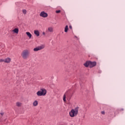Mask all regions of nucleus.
Here are the masks:
<instances>
[{
	"label": "nucleus",
	"instance_id": "1",
	"mask_svg": "<svg viewBox=\"0 0 125 125\" xmlns=\"http://www.w3.org/2000/svg\"><path fill=\"white\" fill-rule=\"evenodd\" d=\"M79 106H77L74 109H72L70 112H69V116L71 117V118H74L75 116L78 115V113H79Z\"/></svg>",
	"mask_w": 125,
	"mask_h": 125
},
{
	"label": "nucleus",
	"instance_id": "2",
	"mask_svg": "<svg viewBox=\"0 0 125 125\" xmlns=\"http://www.w3.org/2000/svg\"><path fill=\"white\" fill-rule=\"evenodd\" d=\"M46 94V90L45 89H41L40 91H38L37 92V95L38 96H44Z\"/></svg>",
	"mask_w": 125,
	"mask_h": 125
},
{
	"label": "nucleus",
	"instance_id": "3",
	"mask_svg": "<svg viewBox=\"0 0 125 125\" xmlns=\"http://www.w3.org/2000/svg\"><path fill=\"white\" fill-rule=\"evenodd\" d=\"M22 58L23 59H27L28 56H29V50H25L22 52L21 54Z\"/></svg>",
	"mask_w": 125,
	"mask_h": 125
},
{
	"label": "nucleus",
	"instance_id": "4",
	"mask_svg": "<svg viewBox=\"0 0 125 125\" xmlns=\"http://www.w3.org/2000/svg\"><path fill=\"white\" fill-rule=\"evenodd\" d=\"M45 46L43 44L38 46L36 47V48H34L33 50L34 51H39L40 50H42V49H43Z\"/></svg>",
	"mask_w": 125,
	"mask_h": 125
},
{
	"label": "nucleus",
	"instance_id": "5",
	"mask_svg": "<svg viewBox=\"0 0 125 125\" xmlns=\"http://www.w3.org/2000/svg\"><path fill=\"white\" fill-rule=\"evenodd\" d=\"M40 15L41 17H43V18H46L48 16L47 13H45L44 11L41 12Z\"/></svg>",
	"mask_w": 125,
	"mask_h": 125
},
{
	"label": "nucleus",
	"instance_id": "6",
	"mask_svg": "<svg viewBox=\"0 0 125 125\" xmlns=\"http://www.w3.org/2000/svg\"><path fill=\"white\" fill-rule=\"evenodd\" d=\"M96 66V62H91L90 61L89 67L92 68Z\"/></svg>",
	"mask_w": 125,
	"mask_h": 125
},
{
	"label": "nucleus",
	"instance_id": "7",
	"mask_svg": "<svg viewBox=\"0 0 125 125\" xmlns=\"http://www.w3.org/2000/svg\"><path fill=\"white\" fill-rule=\"evenodd\" d=\"M11 61V59L10 58H7L4 59V63H10V62Z\"/></svg>",
	"mask_w": 125,
	"mask_h": 125
},
{
	"label": "nucleus",
	"instance_id": "8",
	"mask_svg": "<svg viewBox=\"0 0 125 125\" xmlns=\"http://www.w3.org/2000/svg\"><path fill=\"white\" fill-rule=\"evenodd\" d=\"M89 64H90V61H87L85 63H83V65L85 67H88L89 66Z\"/></svg>",
	"mask_w": 125,
	"mask_h": 125
},
{
	"label": "nucleus",
	"instance_id": "9",
	"mask_svg": "<svg viewBox=\"0 0 125 125\" xmlns=\"http://www.w3.org/2000/svg\"><path fill=\"white\" fill-rule=\"evenodd\" d=\"M34 34L37 36V37H39L40 36V32L38 30H35Z\"/></svg>",
	"mask_w": 125,
	"mask_h": 125
},
{
	"label": "nucleus",
	"instance_id": "10",
	"mask_svg": "<svg viewBox=\"0 0 125 125\" xmlns=\"http://www.w3.org/2000/svg\"><path fill=\"white\" fill-rule=\"evenodd\" d=\"M38 104H39V102H38V101H35L33 103V106H34V107L38 106Z\"/></svg>",
	"mask_w": 125,
	"mask_h": 125
},
{
	"label": "nucleus",
	"instance_id": "11",
	"mask_svg": "<svg viewBox=\"0 0 125 125\" xmlns=\"http://www.w3.org/2000/svg\"><path fill=\"white\" fill-rule=\"evenodd\" d=\"M48 32H50V33H52L53 32V28H52V27H48Z\"/></svg>",
	"mask_w": 125,
	"mask_h": 125
},
{
	"label": "nucleus",
	"instance_id": "12",
	"mask_svg": "<svg viewBox=\"0 0 125 125\" xmlns=\"http://www.w3.org/2000/svg\"><path fill=\"white\" fill-rule=\"evenodd\" d=\"M13 32H14V33H15L16 34H18V33L19 32V29L18 28H15L13 30Z\"/></svg>",
	"mask_w": 125,
	"mask_h": 125
},
{
	"label": "nucleus",
	"instance_id": "13",
	"mask_svg": "<svg viewBox=\"0 0 125 125\" xmlns=\"http://www.w3.org/2000/svg\"><path fill=\"white\" fill-rule=\"evenodd\" d=\"M26 34L29 39H31L32 38V34H31L30 32H27L26 33Z\"/></svg>",
	"mask_w": 125,
	"mask_h": 125
},
{
	"label": "nucleus",
	"instance_id": "14",
	"mask_svg": "<svg viewBox=\"0 0 125 125\" xmlns=\"http://www.w3.org/2000/svg\"><path fill=\"white\" fill-rule=\"evenodd\" d=\"M68 30H69V28L68 27V25H66L65 28H64L65 33H67V32H68Z\"/></svg>",
	"mask_w": 125,
	"mask_h": 125
},
{
	"label": "nucleus",
	"instance_id": "15",
	"mask_svg": "<svg viewBox=\"0 0 125 125\" xmlns=\"http://www.w3.org/2000/svg\"><path fill=\"white\" fill-rule=\"evenodd\" d=\"M63 100L64 102H66V94H65L63 95Z\"/></svg>",
	"mask_w": 125,
	"mask_h": 125
},
{
	"label": "nucleus",
	"instance_id": "16",
	"mask_svg": "<svg viewBox=\"0 0 125 125\" xmlns=\"http://www.w3.org/2000/svg\"><path fill=\"white\" fill-rule=\"evenodd\" d=\"M17 106H18V107H20V106H21V103L18 102L16 104Z\"/></svg>",
	"mask_w": 125,
	"mask_h": 125
},
{
	"label": "nucleus",
	"instance_id": "17",
	"mask_svg": "<svg viewBox=\"0 0 125 125\" xmlns=\"http://www.w3.org/2000/svg\"><path fill=\"white\" fill-rule=\"evenodd\" d=\"M22 13H23L24 15H25V14H26V13H27V11H26V10H25V9L22 10Z\"/></svg>",
	"mask_w": 125,
	"mask_h": 125
},
{
	"label": "nucleus",
	"instance_id": "18",
	"mask_svg": "<svg viewBox=\"0 0 125 125\" xmlns=\"http://www.w3.org/2000/svg\"><path fill=\"white\" fill-rule=\"evenodd\" d=\"M56 13H60V12H61V10H57L56 11Z\"/></svg>",
	"mask_w": 125,
	"mask_h": 125
},
{
	"label": "nucleus",
	"instance_id": "19",
	"mask_svg": "<svg viewBox=\"0 0 125 125\" xmlns=\"http://www.w3.org/2000/svg\"><path fill=\"white\" fill-rule=\"evenodd\" d=\"M0 62H4V60H3V59H0Z\"/></svg>",
	"mask_w": 125,
	"mask_h": 125
},
{
	"label": "nucleus",
	"instance_id": "20",
	"mask_svg": "<svg viewBox=\"0 0 125 125\" xmlns=\"http://www.w3.org/2000/svg\"><path fill=\"white\" fill-rule=\"evenodd\" d=\"M102 114L103 115H104L105 114V112L104 111H102Z\"/></svg>",
	"mask_w": 125,
	"mask_h": 125
},
{
	"label": "nucleus",
	"instance_id": "21",
	"mask_svg": "<svg viewBox=\"0 0 125 125\" xmlns=\"http://www.w3.org/2000/svg\"><path fill=\"white\" fill-rule=\"evenodd\" d=\"M0 115H1V116L3 115V112H1Z\"/></svg>",
	"mask_w": 125,
	"mask_h": 125
},
{
	"label": "nucleus",
	"instance_id": "22",
	"mask_svg": "<svg viewBox=\"0 0 125 125\" xmlns=\"http://www.w3.org/2000/svg\"><path fill=\"white\" fill-rule=\"evenodd\" d=\"M69 28H70V29H72V26H69Z\"/></svg>",
	"mask_w": 125,
	"mask_h": 125
},
{
	"label": "nucleus",
	"instance_id": "23",
	"mask_svg": "<svg viewBox=\"0 0 125 125\" xmlns=\"http://www.w3.org/2000/svg\"><path fill=\"white\" fill-rule=\"evenodd\" d=\"M42 35H45V33L44 32H42Z\"/></svg>",
	"mask_w": 125,
	"mask_h": 125
},
{
	"label": "nucleus",
	"instance_id": "24",
	"mask_svg": "<svg viewBox=\"0 0 125 125\" xmlns=\"http://www.w3.org/2000/svg\"><path fill=\"white\" fill-rule=\"evenodd\" d=\"M121 111H124V109L122 108V109H121Z\"/></svg>",
	"mask_w": 125,
	"mask_h": 125
},
{
	"label": "nucleus",
	"instance_id": "25",
	"mask_svg": "<svg viewBox=\"0 0 125 125\" xmlns=\"http://www.w3.org/2000/svg\"><path fill=\"white\" fill-rule=\"evenodd\" d=\"M75 38H76L77 39H78V37L77 36H75Z\"/></svg>",
	"mask_w": 125,
	"mask_h": 125
}]
</instances>
